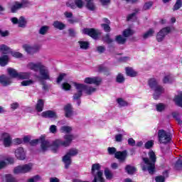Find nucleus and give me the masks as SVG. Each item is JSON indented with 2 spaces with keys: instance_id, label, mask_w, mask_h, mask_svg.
Listing matches in <instances>:
<instances>
[{
  "instance_id": "1",
  "label": "nucleus",
  "mask_w": 182,
  "mask_h": 182,
  "mask_svg": "<svg viewBox=\"0 0 182 182\" xmlns=\"http://www.w3.org/2000/svg\"><path fill=\"white\" fill-rule=\"evenodd\" d=\"M149 158H142L143 161L141 163V167L143 171H148L150 174H154L156 170V154L150 151L148 153Z\"/></svg>"
},
{
  "instance_id": "2",
  "label": "nucleus",
  "mask_w": 182,
  "mask_h": 182,
  "mask_svg": "<svg viewBox=\"0 0 182 182\" xmlns=\"http://www.w3.org/2000/svg\"><path fill=\"white\" fill-rule=\"evenodd\" d=\"M64 140L61 139H55L53 144H52V147H53V151L54 153H56L58 151V149L59 147H69L70 144H72V141H73L75 139V136L72 134H65L63 136Z\"/></svg>"
},
{
  "instance_id": "3",
  "label": "nucleus",
  "mask_w": 182,
  "mask_h": 182,
  "mask_svg": "<svg viewBox=\"0 0 182 182\" xmlns=\"http://www.w3.org/2000/svg\"><path fill=\"white\" fill-rule=\"evenodd\" d=\"M149 85L151 89L154 90V99L155 100H157V99H159V97L161 96L162 93H164V88H163L161 85H159V82H157V80L156 79L152 78L149 80Z\"/></svg>"
},
{
  "instance_id": "4",
  "label": "nucleus",
  "mask_w": 182,
  "mask_h": 182,
  "mask_svg": "<svg viewBox=\"0 0 182 182\" xmlns=\"http://www.w3.org/2000/svg\"><path fill=\"white\" fill-rule=\"evenodd\" d=\"M102 166L99 164H94L92 166L91 173L94 176L92 182H105L103 178V171L100 170Z\"/></svg>"
},
{
  "instance_id": "5",
  "label": "nucleus",
  "mask_w": 182,
  "mask_h": 182,
  "mask_svg": "<svg viewBox=\"0 0 182 182\" xmlns=\"http://www.w3.org/2000/svg\"><path fill=\"white\" fill-rule=\"evenodd\" d=\"M39 75H36L35 77L39 82H43L44 80H50V71L49 69L43 65V66L38 70Z\"/></svg>"
},
{
  "instance_id": "6",
  "label": "nucleus",
  "mask_w": 182,
  "mask_h": 182,
  "mask_svg": "<svg viewBox=\"0 0 182 182\" xmlns=\"http://www.w3.org/2000/svg\"><path fill=\"white\" fill-rule=\"evenodd\" d=\"M38 143H41L42 151H46L49 150V148L51 146L50 142H49L48 140H46L43 136H41L39 139H33L30 142L31 146H36V144Z\"/></svg>"
},
{
  "instance_id": "7",
  "label": "nucleus",
  "mask_w": 182,
  "mask_h": 182,
  "mask_svg": "<svg viewBox=\"0 0 182 182\" xmlns=\"http://www.w3.org/2000/svg\"><path fill=\"white\" fill-rule=\"evenodd\" d=\"M33 168V164L32 163L18 166L16 168H14V174H25L26 173H30V171H32Z\"/></svg>"
},
{
  "instance_id": "8",
  "label": "nucleus",
  "mask_w": 182,
  "mask_h": 182,
  "mask_svg": "<svg viewBox=\"0 0 182 182\" xmlns=\"http://www.w3.org/2000/svg\"><path fill=\"white\" fill-rule=\"evenodd\" d=\"M158 137L160 143L166 144L171 140V135L163 129L158 132Z\"/></svg>"
},
{
  "instance_id": "9",
  "label": "nucleus",
  "mask_w": 182,
  "mask_h": 182,
  "mask_svg": "<svg viewBox=\"0 0 182 182\" xmlns=\"http://www.w3.org/2000/svg\"><path fill=\"white\" fill-rule=\"evenodd\" d=\"M171 32V28L170 27H166L162 28L159 32H158L156 35V41L157 42H163L164 38L168 33Z\"/></svg>"
},
{
  "instance_id": "10",
  "label": "nucleus",
  "mask_w": 182,
  "mask_h": 182,
  "mask_svg": "<svg viewBox=\"0 0 182 182\" xmlns=\"http://www.w3.org/2000/svg\"><path fill=\"white\" fill-rule=\"evenodd\" d=\"M73 85L77 90V92L75 93L73 95V99L74 100H79V99L82 97V95L83 93V87H85V84L74 82Z\"/></svg>"
},
{
  "instance_id": "11",
  "label": "nucleus",
  "mask_w": 182,
  "mask_h": 182,
  "mask_svg": "<svg viewBox=\"0 0 182 182\" xmlns=\"http://www.w3.org/2000/svg\"><path fill=\"white\" fill-rule=\"evenodd\" d=\"M43 63L41 62L35 63V62H29L26 65V68L28 70H32L33 72H39L40 69L43 66Z\"/></svg>"
},
{
  "instance_id": "12",
  "label": "nucleus",
  "mask_w": 182,
  "mask_h": 182,
  "mask_svg": "<svg viewBox=\"0 0 182 182\" xmlns=\"http://www.w3.org/2000/svg\"><path fill=\"white\" fill-rule=\"evenodd\" d=\"M84 82H85L87 85H95V86H100V85L102 83V78L100 77H88L85 78Z\"/></svg>"
},
{
  "instance_id": "13",
  "label": "nucleus",
  "mask_w": 182,
  "mask_h": 182,
  "mask_svg": "<svg viewBox=\"0 0 182 182\" xmlns=\"http://www.w3.org/2000/svg\"><path fill=\"white\" fill-rule=\"evenodd\" d=\"M28 6H29V2H28V1L26 0H24L21 3L16 2L14 5L11 6V12L15 13L18 9H21V8H28Z\"/></svg>"
},
{
  "instance_id": "14",
  "label": "nucleus",
  "mask_w": 182,
  "mask_h": 182,
  "mask_svg": "<svg viewBox=\"0 0 182 182\" xmlns=\"http://www.w3.org/2000/svg\"><path fill=\"white\" fill-rule=\"evenodd\" d=\"M82 33L88 35V36H90L93 39H97V36H99V31L95 28H84L82 30Z\"/></svg>"
},
{
  "instance_id": "15",
  "label": "nucleus",
  "mask_w": 182,
  "mask_h": 182,
  "mask_svg": "<svg viewBox=\"0 0 182 182\" xmlns=\"http://www.w3.org/2000/svg\"><path fill=\"white\" fill-rule=\"evenodd\" d=\"M1 140L5 147H9L12 144V138L9 133L4 132L1 134Z\"/></svg>"
},
{
  "instance_id": "16",
  "label": "nucleus",
  "mask_w": 182,
  "mask_h": 182,
  "mask_svg": "<svg viewBox=\"0 0 182 182\" xmlns=\"http://www.w3.org/2000/svg\"><path fill=\"white\" fill-rule=\"evenodd\" d=\"M15 156L17 160L23 161L26 159V152H25V149L23 148H18L15 151Z\"/></svg>"
},
{
  "instance_id": "17",
  "label": "nucleus",
  "mask_w": 182,
  "mask_h": 182,
  "mask_svg": "<svg viewBox=\"0 0 182 182\" xmlns=\"http://www.w3.org/2000/svg\"><path fill=\"white\" fill-rule=\"evenodd\" d=\"M12 84V77H9L5 75H0V85L1 86H9Z\"/></svg>"
},
{
  "instance_id": "18",
  "label": "nucleus",
  "mask_w": 182,
  "mask_h": 182,
  "mask_svg": "<svg viewBox=\"0 0 182 182\" xmlns=\"http://www.w3.org/2000/svg\"><path fill=\"white\" fill-rule=\"evenodd\" d=\"M11 21L14 24L18 23L19 28H25V26H26V20H25V18L23 16L20 17L19 19L16 17H14Z\"/></svg>"
},
{
  "instance_id": "19",
  "label": "nucleus",
  "mask_w": 182,
  "mask_h": 182,
  "mask_svg": "<svg viewBox=\"0 0 182 182\" xmlns=\"http://www.w3.org/2000/svg\"><path fill=\"white\" fill-rule=\"evenodd\" d=\"M114 157L119 160V161H126V159H127V151H117Z\"/></svg>"
},
{
  "instance_id": "20",
  "label": "nucleus",
  "mask_w": 182,
  "mask_h": 182,
  "mask_svg": "<svg viewBox=\"0 0 182 182\" xmlns=\"http://www.w3.org/2000/svg\"><path fill=\"white\" fill-rule=\"evenodd\" d=\"M41 116L42 117H45L46 119H57L58 118V115L56 114V112L52 110L43 112L41 113Z\"/></svg>"
},
{
  "instance_id": "21",
  "label": "nucleus",
  "mask_w": 182,
  "mask_h": 182,
  "mask_svg": "<svg viewBox=\"0 0 182 182\" xmlns=\"http://www.w3.org/2000/svg\"><path fill=\"white\" fill-rule=\"evenodd\" d=\"M24 50L28 53V55H33L38 52V48L36 46H31L30 45H24L23 46Z\"/></svg>"
},
{
  "instance_id": "22",
  "label": "nucleus",
  "mask_w": 182,
  "mask_h": 182,
  "mask_svg": "<svg viewBox=\"0 0 182 182\" xmlns=\"http://www.w3.org/2000/svg\"><path fill=\"white\" fill-rule=\"evenodd\" d=\"M64 110L65 112V117H72L73 116V110L70 104L65 105Z\"/></svg>"
},
{
  "instance_id": "23",
  "label": "nucleus",
  "mask_w": 182,
  "mask_h": 182,
  "mask_svg": "<svg viewBox=\"0 0 182 182\" xmlns=\"http://www.w3.org/2000/svg\"><path fill=\"white\" fill-rule=\"evenodd\" d=\"M125 72L127 75L130 76V77H136V76H137V72H136L132 68H125Z\"/></svg>"
},
{
  "instance_id": "24",
  "label": "nucleus",
  "mask_w": 182,
  "mask_h": 182,
  "mask_svg": "<svg viewBox=\"0 0 182 182\" xmlns=\"http://www.w3.org/2000/svg\"><path fill=\"white\" fill-rule=\"evenodd\" d=\"M63 163L65 164V168H69V166L72 164V159L70 156H68L67 154H65L63 157Z\"/></svg>"
},
{
  "instance_id": "25",
  "label": "nucleus",
  "mask_w": 182,
  "mask_h": 182,
  "mask_svg": "<svg viewBox=\"0 0 182 182\" xmlns=\"http://www.w3.org/2000/svg\"><path fill=\"white\" fill-rule=\"evenodd\" d=\"M53 26H54L55 29H59V31H63V29L66 28V25L59 21H54Z\"/></svg>"
},
{
  "instance_id": "26",
  "label": "nucleus",
  "mask_w": 182,
  "mask_h": 182,
  "mask_svg": "<svg viewBox=\"0 0 182 182\" xmlns=\"http://www.w3.org/2000/svg\"><path fill=\"white\" fill-rule=\"evenodd\" d=\"M173 102L177 106L182 107V92L175 96Z\"/></svg>"
},
{
  "instance_id": "27",
  "label": "nucleus",
  "mask_w": 182,
  "mask_h": 182,
  "mask_svg": "<svg viewBox=\"0 0 182 182\" xmlns=\"http://www.w3.org/2000/svg\"><path fill=\"white\" fill-rule=\"evenodd\" d=\"M83 90H85L87 95H92V93H95V92H96L97 89L95 87L84 85Z\"/></svg>"
},
{
  "instance_id": "28",
  "label": "nucleus",
  "mask_w": 182,
  "mask_h": 182,
  "mask_svg": "<svg viewBox=\"0 0 182 182\" xmlns=\"http://www.w3.org/2000/svg\"><path fill=\"white\" fill-rule=\"evenodd\" d=\"M44 105H45V100L42 99L38 100L36 105V110H37V112H42L43 110Z\"/></svg>"
},
{
  "instance_id": "29",
  "label": "nucleus",
  "mask_w": 182,
  "mask_h": 182,
  "mask_svg": "<svg viewBox=\"0 0 182 182\" xmlns=\"http://www.w3.org/2000/svg\"><path fill=\"white\" fill-rule=\"evenodd\" d=\"M49 29H50V27H49V26H42L38 30V33L39 35L45 36V35H46V33L49 32Z\"/></svg>"
},
{
  "instance_id": "30",
  "label": "nucleus",
  "mask_w": 182,
  "mask_h": 182,
  "mask_svg": "<svg viewBox=\"0 0 182 182\" xmlns=\"http://www.w3.org/2000/svg\"><path fill=\"white\" fill-rule=\"evenodd\" d=\"M0 52H2V53L4 54L11 53V52H12V50L8 46L5 44H1L0 45Z\"/></svg>"
},
{
  "instance_id": "31",
  "label": "nucleus",
  "mask_w": 182,
  "mask_h": 182,
  "mask_svg": "<svg viewBox=\"0 0 182 182\" xmlns=\"http://www.w3.org/2000/svg\"><path fill=\"white\" fill-rule=\"evenodd\" d=\"M7 72L9 76H11V77L18 78L19 76V73L17 71H16V70L14 68H8Z\"/></svg>"
},
{
  "instance_id": "32",
  "label": "nucleus",
  "mask_w": 182,
  "mask_h": 182,
  "mask_svg": "<svg viewBox=\"0 0 182 182\" xmlns=\"http://www.w3.org/2000/svg\"><path fill=\"white\" fill-rule=\"evenodd\" d=\"M31 77V73L29 72H24V73H19L18 79H21L22 80H25L26 79H29Z\"/></svg>"
},
{
  "instance_id": "33",
  "label": "nucleus",
  "mask_w": 182,
  "mask_h": 182,
  "mask_svg": "<svg viewBox=\"0 0 182 182\" xmlns=\"http://www.w3.org/2000/svg\"><path fill=\"white\" fill-rule=\"evenodd\" d=\"M155 33L154 29L150 28L145 33L143 34L142 38L144 39H149V38H151Z\"/></svg>"
},
{
  "instance_id": "34",
  "label": "nucleus",
  "mask_w": 182,
  "mask_h": 182,
  "mask_svg": "<svg viewBox=\"0 0 182 182\" xmlns=\"http://www.w3.org/2000/svg\"><path fill=\"white\" fill-rule=\"evenodd\" d=\"M77 154H79V150L75 148L70 149L66 154V155L70 158L75 157V156H77Z\"/></svg>"
},
{
  "instance_id": "35",
  "label": "nucleus",
  "mask_w": 182,
  "mask_h": 182,
  "mask_svg": "<svg viewBox=\"0 0 182 182\" xmlns=\"http://www.w3.org/2000/svg\"><path fill=\"white\" fill-rule=\"evenodd\" d=\"M115 41L119 45H124L126 43V41H127V39L125 37H123V36L119 35L115 38Z\"/></svg>"
},
{
  "instance_id": "36",
  "label": "nucleus",
  "mask_w": 182,
  "mask_h": 182,
  "mask_svg": "<svg viewBox=\"0 0 182 182\" xmlns=\"http://www.w3.org/2000/svg\"><path fill=\"white\" fill-rule=\"evenodd\" d=\"M78 43L80 45V49H84V50H87V49H89V42L80 41H78Z\"/></svg>"
},
{
  "instance_id": "37",
  "label": "nucleus",
  "mask_w": 182,
  "mask_h": 182,
  "mask_svg": "<svg viewBox=\"0 0 182 182\" xmlns=\"http://www.w3.org/2000/svg\"><path fill=\"white\" fill-rule=\"evenodd\" d=\"M8 60H9V57L8 55H3L0 58V65L1 66H6L8 65Z\"/></svg>"
},
{
  "instance_id": "38",
  "label": "nucleus",
  "mask_w": 182,
  "mask_h": 182,
  "mask_svg": "<svg viewBox=\"0 0 182 182\" xmlns=\"http://www.w3.org/2000/svg\"><path fill=\"white\" fill-rule=\"evenodd\" d=\"M72 130H73L72 127H69V126H63L60 129V132L61 133H70Z\"/></svg>"
},
{
  "instance_id": "39",
  "label": "nucleus",
  "mask_w": 182,
  "mask_h": 182,
  "mask_svg": "<svg viewBox=\"0 0 182 182\" xmlns=\"http://www.w3.org/2000/svg\"><path fill=\"white\" fill-rule=\"evenodd\" d=\"M117 102L119 106V107H124L126 106H129V102L124 101L122 98H118Z\"/></svg>"
},
{
  "instance_id": "40",
  "label": "nucleus",
  "mask_w": 182,
  "mask_h": 182,
  "mask_svg": "<svg viewBox=\"0 0 182 182\" xmlns=\"http://www.w3.org/2000/svg\"><path fill=\"white\" fill-rule=\"evenodd\" d=\"M172 116L174 119H176V122H178V124L182 127V121L180 118V114L178 112H173Z\"/></svg>"
},
{
  "instance_id": "41",
  "label": "nucleus",
  "mask_w": 182,
  "mask_h": 182,
  "mask_svg": "<svg viewBox=\"0 0 182 182\" xmlns=\"http://www.w3.org/2000/svg\"><path fill=\"white\" fill-rule=\"evenodd\" d=\"M105 176L107 180H112V178H113V173H112V171H110V170H109V168H105Z\"/></svg>"
},
{
  "instance_id": "42",
  "label": "nucleus",
  "mask_w": 182,
  "mask_h": 182,
  "mask_svg": "<svg viewBox=\"0 0 182 182\" xmlns=\"http://www.w3.org/2000/svg\"><path fill=\"white\" fill-rule=\"evenodd\" d=\"M124 80H125V78H124V75H123V74L119 73L117 75L116 81L117 83H124Z\"/></svg>"
},
{
  "instance_id": "43",
  "label": "nucleus",
  "mask_w": 182,
  "mask_h": 182,
  "mask_svg": "<svg viewBox=\"0 0 182 182\" xmlns=\"http://www.w3.org/2000/svg\"><path fill=\"white\" fill-rule=\"evenodd\" d=\"M182 6V1L181 0H176V2L175 3L173 11H178L180 8Z\"/></svg>"
},
{
  "instance_id": "44",
  "label": "nucleus",
  "mask_w": 182,
  "mask_h": 182,
  "mask_svg": "<svg viewBox=\"0 0 182 182\" xmlns=\"http://www.w3.org/2000/svg\"><path fill=\"white\" fill-rule=\"evenodd\" d=\"M173 82V77L171 75H166L163 78V83H171Z\"/></svg>"
},
{
  "instance_id": "45",
  "label": "nucleus",
  "mask_w": 182,
  "mask_h": 182,
  "mask_svg": "<svg viewBox=\"0 0 182 182\" xmlns=\"http://www.w3.org/2000/svg\"><path fill=\"white\" fill-rule=\"evenodd\" d=\"M33 83H35L34 80H27L22 81L21 85V86H31V85H33Z\"/></svg>"
},
{
  "instance_id": "46",
  "label": "nucleus",
  "mask_w": 182,
  "mask_h": 182,
  "mask_svg": "<svg viewBox=\"0 0 182 182\" xmlns=\"http://www.w3.org/2000/svg\"><path fill=\"white\" fill-rule=\"evenodd\" d=\"M125 170L128 173V174H133L136 171V168L128 165L126 166Z\"/></svg>"
},
{
  "instance_id": "47",
  "label": "nucleus",
  "mask_w": 182,
  "mask_h": 182,
  "mask_svg": "<svg viewBox=\"0 0 182 182\" xmlns=\"http://www.w3.org/2000/svg\"><path fill=\"white\" fill-rule=\"evenodd\" d=\"M156 109L157 112H164L166 109V105L163 103H159L156 105Z\"/></svg>"
},
{
  "instance_id": "48",
  "label": "nucleus",
  "mask_w": 182,
  "mask_h": 182,
  "mask_svg": "<svg viewBox=\"0 0 182 182\" xmlns=\"http://www.w3.org/2000/svg\"><path fill=\"white\" fill-rule=\"evenodd\" d=\"M175 168L176 170H181V168H182V158L178 159V161L175 164Z\"/></svg>"
},
{
  "instance_id": "49",
  "label": "nucleus",
  "mask_w": 182,
  "mask_h": 182,
  "mask_svg": "<svg viewBox=\"0 0 182 182\" xmlns=\"http://www.w3.org/2000/svg\"><path fill=\"white\" fill-rule=\"evenodd\" d=\"M133 31L130 30V29H127L124 30L123 32V35L124 36V38H129V36H132V35H133Z\"/></svg>"
},
{
  "instance_id": "50",
  "label": "nucleus",
  "mask_w": 182,
  "mask_h": 182,
  "mask_svg": "<svg viewBox=\"0 0 182 182\" xmlns=\"http://www.w3.org/2000/svg\"><path fill=\"white\" fill-rule=\"evenodd\" d=\"M41 180H42L41 176L39 175H36L33 178H31L30 179H28V182H38V181H41Z\"/></svg>"
},
{
  "instance_id": "51",
  "label": "nucleus",
  "mask_w": 182,
  "mask_h": 182,
  "mask_svg": "<svg viewBox=\"0 0 182 182\" xmlns=\"http://www.w3.org/2000/svg\"><path fill=\"white\" fill-rule=\"evenodd\" d=\"M110 24H106V23H102L101 24V28L104 29L105 32H110L112 31V28H110Z\"/></svg>"
},
{
  "instance_id": "52",
  "label": "nucleus",
  "mask_w": 182,
  "mask_h": 182,
  "mask_svg": "<svg viewBox=\"0 0 182 182\" xmlns=\"http://www.w3.org/2000/svg\"><path fill=\"white\" fill-rule=\"evenodd\" d=\"M107 151H108V154H109L111 156H112L113 154H114V156H116V153H117V151L116 148H114V147H108Z\"/></svg>"
},
{
  "instance_id": "53",
  "label": "nucleus",
  "mask_w": 182,
  "mask_h": 182,
  "mask_svg": "<svg viewBox=\"0 0 182 182\" xmlns=\"http://www.w3.org/2000/svg\"><path fill=\"white\" fill-rule=\"evenodd\" d=\"M86 6H87V9H89L90 11H95V9L96 8L95 6V4L92 1L87 2Z\"/></svg>"
},
{
  "instance_id": "54",
  "label": "nucleus",
  "mask_w": 182,
  "mask_h": 182,
  "mask_svg": "<svg viewBox=\"0 0 182 182\" xmlns=\"http://www.w3.org/2000/svg\"><path fill=\"white\" fill-rule=\"evenodd\" d=\"M151 6H153V2L149 1L144 5L143 9L144 11H147L148 9H150Z\"/></svg>"
},
{
  "instance_id": "55",
  "label": "nucleus",
  "mask_w": 182,
  "mask_h": 182,
  "mask_svg": "<svg viewBox=\"0 0 182 182\" xmlns=\"http://www.w3.org/2000/svg\"><path fill=\"white\" fill-rule=\"evenodd\" d=\"M103 41L105 42L106 43H112L113 42V40L110 38V36L109 34H107L104 37Z\"/></svg>"
},
{
  "instance_id": "56",
  "label": "nucleus",
  "mask_w": 182,
  "mask_h": 182,
  "mask_svg": "<svg viewBox=\"0 0 182 182\" xmlns=\"http://www.w3.org/2000/svg\"><path fill=\"white\" fill-rule=\"evenodd\" d=\"M6 181L16 182V180H15V178L12 177V175H6Z\"/></svg>"
},
{
  "instance_id": "57",
  "label": "nucleus",
  "mask_w": 182,
  "mask_h": 182,
  "mask_svg": "<svg viewBox=\"0 0 182 182\" xmlns=\"http://www.w3.org/2000/svg\"><path fill=\"white\" fill-rule=\"evenodd\" d=\"M154 144V142L153 141H148L147 142H146L144 145L145 149H151Z\"/></svg>"
},
{
  "instance_id": "58",
  "label": "nucleus",
  "mask_w": 182,
  "mask_h": 182,
  "mask_svg": "<svg viewBox=\"0 0 182 182\" xmlns=\"http://www.w3.org/2000/svg\"><path fill=\"white\" fill-rule=\"evenodd\" d=\"M62 87L64 90H70V88L72 87L70 86V84L68 83V82H64L62 85Z\"/></svg>"
},
{
  "instance_id": "59",
  "label": "nucleus",
  "mask_w": 182,
  "mask_h": 182,
  "mask_svg": "<svg viewBox=\"0 0 182 182\" xmlns=\"http://www.w3.org/2000/svg\"><path fill=\"white\" fill-rule=\"evenodd\" d=\"M75 5L77 6V8H80V9L83 8V1L75 0Z\"/></svg>"
},
{
  "instance_id": "60",
  "label": "nucleus",
  "mask_w": 182,
  "mask_h": 182,
  "mask_svg": "<svg viewBox=\"0 0 182 182\" xmlns=\"http://www.w3.org/2000/svg\"><path fill=\"white\" fill-rule=\"evenodd\" d=\"M11 109L12 110H16V109H18L19 107V103L18 102H14L12 104H11Z\"/></svg>"
},
{
  "instance_id": "61",
  "label": "nucleus",
  "mask_w": 182,
  "mask_h": 182,
  "mask_svg": "<svg viewBox=\"0 0 182 182\" xmlns=\"http://www.w3.org/2000/svg\"><path fill=\"white\" fill-rule=\"evenodd\" d=\"M136 19V13L129 14L127 17V21H134Z\"/></svg>"
},
{
  "instance_id": "62",
  "label": "nucleus",
  "mask_w": 182,
  "mask_h": 182,
  "mask_svg": "<svg viewBox=\"0 0 182 182\" xmlns=\"http://www.w3.org/2000/svg\"><path fill=\"white\" fill-rule=\"evenodd\" d=\"M155 180H156V182H164V181H166V179H165L164 176H156Z\"/></svg>"
},
{
  "instance_id": "63",
  "label": "nucleus",
  "mask_w": 182,
  "mask_h": 182,
  "mask_svg": "<svg viewBox=\"0 0 182 182\" xmlns=\"http://www.w3.org/2000/svg\"><path fill=\"white\" fill-rule=\"evenodd\" d=\"M123 140V135L122 134H117L115 136V141L120 142Z\"/></svg>"
},
{
  "instance_id": "64",
  "label": "nucleus",
  "mask_w": 182,
  "mask_h": 182,
  "mask_svg": "<svg viewBox=\"0 0 182 182\" xmlns=\"http://www.w3.org/2000/svg\"><path fill=\"white\" fill-rule=\"evenodd\" d=\"M12 56H14V58H22L23 55H22V53H19V52H14L11 53Z\"/></svg>"
}]
</instances>
